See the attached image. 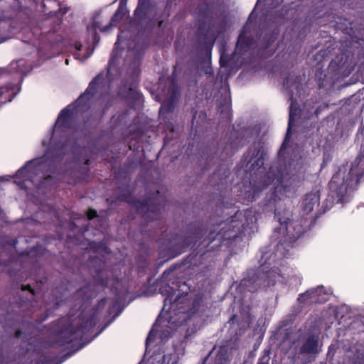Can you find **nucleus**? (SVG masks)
I'll return each mask as SVG.
<instances>
[{
  "mask_svg": "<svg viewBox=\"0 0 364 364\" xmlns=\"http://www.w3.org/2000/svg\"><path fill=\"white\" fill-rule=\"evenodd\" d=\"M256 222L257 218L251 208L237 210L230 218L210 227L203 222H192L186 226L185 235H175L169 240L168 255L176 257L202 239L203 242H207L208 245L216 242L213 247H220L225 241L240 237L248 229L252 230Z\"/></svg>",
  "mask_w": 364,
  "mask_h": 364,
  "instance_id": "obj_1",
  "label": "nucleus"
},
{
  "mask_svg": "<svg viewBox=\"0 0 364 364\" xmlns=\"http://www.w3.org/2000/svg\"><path fill=\"white\" fill-rule=\"evenodd\" d=\"M136 8L133 11V18L119 28L117 40L114 45L109 64L117 58L120 49L130 53L132 61L127 76L122 81L119 95L128 100H136Z\"/></svg>",
  "mask_w": 364,
  "mask_h": 364,
  "instance_id": "obj_2",
  "label": "nucleus"
},
{
  "mask_svg": "<svg viewBox=\"0 0 364 364\" xmlns=\"http://www.w3.org/2000/svg\"><path fill=\"white\" fill-rule=\"evenodd\" d=\"M221 4L218 1H203L200 3L195 13L198 18V36L200 46V53L205 57H199L198 60V68L206 75L213 77L214 71L211 65V53L215 38H209L210 30L215 27L216 21L225 13L221 11Z\"/></svg>",
  "mask_w": 364,
  "mask_h": 364,
  "instance_id": "obj_3",
  "label": "nucleus"
},
{
  "mask_svg": "<svg viewBox=\"0 0 364 364\" xmlns=\"http://www.w3.org/2000/svg\"><path fill=\"white\" fill-rule=\"evenodd\" d=\"M363 176L364 143L362 144L360 153L354 161L350 166L346 164L340 166L328 183L332 197L336 203L347 202L350 194L358 188Z\"/></svg>",
  "mask_w": 364,
  "mask_h": 364,
  "instance_id": "obj_4",
  "label": "nucleus"
},
{
  "mask_svg": "<svg viewBox=\"0 0 364 364\" xmlns=\"http://www.w3.org/2000/svg\"><path fill=\"white\" fill-rule=\"evenodd\" d=\"M266 156L267 151L261 140L254 141L242 155V166L246 168L247 171L255 173L258 171L259 175L262 173H264L263 176H260L258 184H253L252 187L253 193L247 196V198L251 201L255 200L259 193L274 181V176L269 172L265 171L264 164Z\"/></svg>",
  "mask_w": 364,
  "mask_h": 364,
  "instance_id": "obj_5",
  "label": "nucleus"
},
{
  "mask_svg": "<svg viewBox=\"0 0 364 364\" xmlns=\"http://www.w3.org/2000/svg\"><path fill=\"white\" fill-rule=\"evenodd\" d=\"M161 292L166 295L164 300V309L167 305L168 310H173L176 314H183V321L193 317L199 311L203 304V296L195 295L193 298L187 292L181 293L179 289H174L169 285L161 288Z\"/></svg>",
  "mask_w": 364,
  "mask_h": 364,
  "instance_id": "obj_6",
  "label": "nucleus"
},
{
  "mask_svg": "<svg viewBox=\"0 0 364 364\" xmlns=\"http://www.w3.org/2000/svg\"><path fill=\"white\" fill-rule=\"evenodd\" d=\"M77 324L75 328L73 323L68 322L61 327L57 338L59 346L70 344L88 333L96 325L95 316H80Z\"/></svg>",
  "mask_w": 364,
  "mask_h": 364,
  "instance_id": "obj_7",
  "label": "nucleus"
},
{
  "mask_svg": "<svg viewBox=\"0 0 364 364\" xmlns=\"http://www.w3.org/2000/svg\"><path fill=\"white\" fill-rule=\"evenodd\" d=\"M165 197L159 191L151 193L148 197L140 200L138 199V215L141 218L140 223H146L148 227L151 223L157 221L160 223L161 211L166 206Z\"/></svg>",
  "mask_w": 364,
  "mask_h": 364,
  "instance_id": "obj_8",
  "label": "nucleus"
},
{
  "mask_svg": "<svg viewBox=\"0 0 364 364\" xmlns=\"http://www.w3.org/2000/svg\"><path fill=\"white\" fill-rule=\"evenodd\" d=\"M356 65L360 71H364V48L359 50L357 60L353 53L346 50L340 58L337 57L330 63L331 68L334 69L336 74L342 78L349 76Z\"/></svg>",
  "mask_w": 364,
  "mask_h": 364,
  "instance_id": "obj_9",
  "label": "nucleus"
},
{
  "mask_svg": "<svg viewBox=\"0 0 364 364\" xmlns=\"http://www.w3.org/2000/svg\"><path fill=\"white\" fill-rule=\"evenodd\" d=\"M39 171L43 173V178L45 181L52 179L50 174L55 173L53 161L45 156L28 161L17 171L16 177L24 178L28 173L37 174Z\"/></svg>",
  "mask_w": 364,
  "mask_h": 364,
  "instance_id": "obj_10",
  "label": "nucleus"
},
{
  "mask_svg": "<svg viewBox=\"0 0 364 364\" xmlns=\"http://www.w3.org/2000/svg\"><path fill=\"white\" fill-rule=\"evenodd\" d=\"M166 89L168 99L161 104L159 109V115L163 118L164 121L165 120L164 118L166 117L164 116L165 114L173 112L176 104L180 96V89L175 78L172 77L169 80Z\"/></svg>",
  "mask_w": 364,
  "mask_h": 364,
  "instance_id": "obj_11",
  "label": "nucleus"
},
{
  "mask_svg": "<svg viewBox=\"0 0 364 364\" xmlns=\"http://www.w3.org/2000/svg\"><path fill=\"white\" fill-rule=\"evenodd\" d=\"M85 107L82 106H77V104L73 106L72 105H68L65 108L63 109L56 120L55 127L57 129L61 131L70 129L74 124L75 114L82 110Z\"/></svg>",
  "mask_w": 364,
  "mask_h": 364,
  "instance_id": "obj_12",
  "label": "nucleus"
},
{
  "mask_svg": "<svg viewBox=\"0 0 364 364\" xmlns=\"http://www.w3.org/2000/svg\"><path fill=\"white\" fill-rule=\"evenodd\" d=\"M329 299L323 286L310 289L299 295L298 301L303 304H311L313 303H324Z\"/></svg>",
  "mask_w": 364,
  "mask_h": 364,
  "instance_id": "obj_13",
  "label": "nucleus"
},
{
  "mask_svg": "<svg viewBox=\"0 0 364 364\" xmlns=\"http://www.w3.org/2000/svg\"><path fill=\"white\" fill-rule=\"evenodd\" d=\"M263 287L259 271L247 272L246 277L240 281L239 287L244 291L255 292Z\"/></svg>",
  "mask_w": 364,
  "mask_h": 364,
  "instance_id": "obj_14",
  "label": "nucleus"
},
{
  "mask_svg": "<svg viewBox=\"0 0 364 364\" xmlns=\"http://www.w3.org/2000/svg\"><path fill=\"white\" fill-rule=\"evenodd\" d=\"M103 76L100 74L96 75L89 83L87 88L85 90L84 93L80 95L76 100L75 104L77 106H82V107H86L87 106V102L91 97H92L97 92L100 84L103 81Z\"/></svg>",
  "mask_w": 364,
  "mask_h": 364,
  "instance_id": "obj_15",
  "label": "nucleus"
},
{
  "mask_svg": "<svg viewBox=\"0 0 364 364\" xmlns=\"http://www.w3.org/2000/svg\"><path fill=\"white\" fill-rule=\"evenodd\" d=\"M258 271L263 283V287H265L274 286L282 277L279 269L270 268L268 269L266 264L261 265Z\"/></svg>",
  "mask_w": 364,
  "mask_h": 364,
  "instance_id": "obj_16",
  "label": "nucleus"
},
{
  "mask_svg": "<svg viewBox=\"0 0 364 364\" xmlns=\"http://www.w3.org/2000/svg\"><path fill=\"white\" fill-rule=\"evenodd\" d=\"M154 338L152 331H151L146 340V351L142 360L138 364H165V355L163 353L154 351L149 355L148 345Z\"/></svg>",
  "mask_w": 364,
  "mask_h": 364,
  "instance_id": "obj_17",
  "label": "nucleus"
},
{
  "mask_svg": "<svg viewBox=\"0 0 364 364\" xmlns=\"http://www.w3.org/2000/svg\"><path fill=\"white\" fill-rule=\"evenodd\" d=\"M42 7V12L49 17L63 16L67 13V9L63 11L61 4L58 0H43Z\"/></svg>",
  "mask_w": 364,
  "mask_h": 364,
  "instance_id": "obj_18",
  "label": "nucleus"
},
{
  "mask_svg": "<svg viewBox=\"0 0 364 364\" xmlns=\"http://www.w3.org/2000/svg\"><path fill=\"white\" fill-rule=\"evenodd\" d=\"M319 337L317 334L308 336L303 341L299 348V353L302 355L318 354Z\"/></svg>",
  "mask_w": 364,
  "mask_h": 364,
  "instance_id": "obj_19",
  "label": "nucleus"
},
{
  "mask_svg": "<svg viewBox=\"0 0 364 364\" xmlns=\"http://www.w3.org/2000/svg\"><path fill=\"white\" fill-rule=\"evenodd\" d=\"M129 14V11L127 8V4L124 0L119 1L118 8L111 18L109 24L106 25L102 29V31H107L112 27H116L124 18Z\"/></svg>",
  "mask_w": 364,
  "mask_h": 364,
  "instance_id": "obj_20",
  "label": "nucleus"
},
{
  "mask_svg": "<svg viewBox=\"0 0 364 364\" xmlns=\"http://www.w3.org/2000/svg\"><path fill=\"white\" fill-rule=\"evenodd\" d=\"M128 291L125 293L115 292V299L112 304L108 309V314L112 316V320H114L122 312L124 307V304L126 301Z\"/></svg>",
  "mask_w": 364,
  "mask_h": 364,
  "instance_id": "obj_21",
  "label": "nucleus"
},
{
  "mask_svg": "<svg viewBox=\"0 0 364 364\" xmlns=\"http://www.w3.org/2000/svg\"><path fill=\"white\" fill-rule=\"evenodd\" d=\"M320 194L318 191H311L305 195L302 202V210L304 213H311L316 205L319 204Z\"/></svg>",
  "mask_w": 364,
  "mask_h": 364,
  "instance_id": "obj_22",
  "label": "nucleus"
},
{
  "mask_svg": "<svg viewBox=\"0 0 364 364\" xmlns=\"http://www.w3.org/2000/svg\"><path fill=\"white\" fill-rule=\"evenodd\" d=\"M246 28L244 26L238 36L236 48L240 53L248 51L254 44V39L250 36H247Z\"/></svg>",
  "mask_w": 364,
  "mask_h": 364,
  "instance_id": "obj_23",
  "label": "nucleus"
},
{
  "mask_svg": "<svg viewBox=\"0 0 364 364\" xmlns=\"http://www.w3.org/2000/svg\"><path fill=\"white\" fill-rule=\"evenodd\" d=\"M280 200L277 193L274 191L267 194L262 203V208L264 213H274L275 216L277 213V203Z\"/></svg>",
  "mask_w": 364,
  "mask_h": 364,
  "instance_id": "obj_24",
  "label": "nucleus"
},
{
  "mask_svg": "<svg viewBox=\"0 0 364 364\" xmlns=\"http://www.w3.org/2000/svg\"><path fill=\"white\" fill-rule=\"evenodd\" d=\"M279 35L278 28H274L270 33H265L262 39V46L265 49L269 48L277 39Z\"/></svg>",
  "mask_w": 364,
  "mask_h": 364,
  "instance_id": "obj_25",
  "label": "nucleus"
},
{
  "mask_svg": "<svg viewBox=\"0 0 364 364\" xmlns=\"http://www.w3.org/2000/svg\"><path fill=\"white\" fill-rule=\"evenodd\" d=\"M230 360V353L228 347H220L215 358V364H228Z\"/></svg>",
  "mask_w": 364,
  "mask_h": 364,
  "instance_id": "obj_26",
  "label": "nucleus"
},
{
  "mask_svg": "<svg viewBox=\"0 0 364 364\" xmlns=\"http://www.w3.org/2000/svg\"><path fill=\"white\" fill-rule=\"evenodd\" d=\"M278 222L279 224L285 229L287 234H291L293 237L298 238L301 234L302 231L299 230L296 233H291L290 229L293 228L294 221H291L289 218H284V220L282 218H278Z\"/></svg>",
  "mask_w": 364,
  "mask_h": 364,
  "instance_id": "obj_27",
  "label": "nucleus"
},
{
  "mask_svg": "<svg viewBox=\"0 0 364 364\" xmlns=\"http://www.w3.org/2000/svg\"><path fill=\"white\" fill-rule=\"evenodd\" d=\"M12 89L9 86L0 87V105L11 102L14 98Z\"/></svg>",
  "mask_w": 364,
  "mask_h": 364,
  "instance_id": "obj_28",
  "label": "nucleus"
},
{
  "mask_svg": "<svg viewBox=\"0 0 364 364\" xmlns=\"http://www.w3.org/2000/svg\"><path fill=\"white\" fill-rule=\"evenodd\" d=\"M151 281L150 278L147 279V282L149 283L148 285L144 284L141 286L139 289L138 290V297L144 296H149L152 295L155 291L156 288L153 285H150L149 283Z\"/></svg>",
  "mask_w": 364,
  "mask_h": 364,
  "instance_id": "obj_29",
  "label": "nucleus"
},
{
  "mask_svg": "<svg viewBox=\"0 0 364 364\" xmlns=\"http://www.w3.org/2000/svg\"><path fill=\"white\" fill-rule=\"evenodd\" d=\"M227 175H225L224 177H221L219 178V173L218 170L214 171L213 175L210 178V182L214 183V186L223 185L227 183Z\"/></svg>",
  "mask_w": 364,
  "mask_h": 364,
  "instance_id": "obj_30",
  "label": "nucleus"
},
{
  "mask_svg": "<svg viewBox=\"0 0 364 364\" xmlns=\"http://www.w3.org/2000/svg\"><path fill=\"white\" fill-rule=\"evenodd\" d=\"M296 108L294 109L292 105L290 106L289 109V122H288V128H287V133L291 132V128L294 125V120H295V116L296 115Z\"/></svg>",
  "mask_w": 364,
  "mask_h": 364,
  "instance_id": "obj_31",
  "label": "nucleus"
},
{
  "mask_svg": "<svg viewBox=\"0 0 364 364\" xmlns=\"http://www.w3.org/2000/svg\"><path fill=\"white\" fill-rule=\"evenodd\" d=\"M270 354L271 350L269 348L264 349L257 364H269Z\"/></svg>",
  "mask_w": 364,
  "mask_h": 364,
  "instance_id": "obj_32",
  "label": "nucleus"
},
{
  "mask_svg": "<svg viewBox=\"0 0 364 364\" xmlns=\"http://www.w3.org/2000/svg\"><path fill=\"white\" fill-rule=\"evenodd\" d=\"M68 291L67 288H64L62 287H57L53 291V294L54 295H56L58 292L60 293V296H56L58 301L57 304H59L60 302L63 301L62 298L66 296V293Z\"/></svg>",
  "mask_w": 364,
  "mask_h": 364,
  "instance_id": "obj_33",
  "label": "nucleus"
},
{
  "mask_svg": "<svg viewBox=\"0 0 364 364\" xmlns=\"http://www.w3.org/2000/svg\"><path fill=\"white\" fill-rule=\"evenodd\" d=\"M339 21H336L338 24V27L343 30V31H346L348 28L352 29V23L349 21H348L347 19L344 18V21L346 23H342L341 21L343 20L342 18H338Z\"/></svg>",
  "mask_w": 364,
  "mask_h": 364,
  "instance_id": "obj_34",
  "label": "nucleus"
},
{
  "mask_svg": "<svg viewBox=\"0 0 364 364\" xmlns=\"http://www.w3.org/2000/svg\"><path fill=\"white\" fill-rule=\"evenodd\" d=\"M105 26H101V23L99 21H94L92 23V25L90 27H88L87 29L90 30L91 29L92 31H97V29H99L101 32H103L102 31V29L104 28Z\"/></svg>",
  "mask_w": 364,
  "mask_h": 364,
  "instance_id": "obj_35",
  "label": "nucleus"
},
{
  "mask_svg": "<svg viewBox=\"0 0 364 364\" xmlns=\"http://www.w3.org/2000/svg\"><path fill=\"white\" fill-rule=\"evenodd\" d=\"M86 215H87V218L90 220H93L98 216L97 210H95V209H92V208H89L87 210V211L86 212Z\"/></svg>",
  "mask_w": 364,
  "mask_h": 364,
  "instance_id": "obj_36",
  "label": "nucleus"
},
{
  "mask_svg": "<svg viewBox=\"0 0 364 364\" xmlns=\"http://www.w3.org/2000/svg\"><path fill=\"white\" fill-rule=\"evenodd\" d=\"M22 291H28L31 294V296L33 297L36 295L35 290L31 287L30 284L21 285Z\"/></svg>",
  "mask_w": 364,
  "mask_h": 364,
  "instance_id": "obj_37",
  "label": "nucleus"
},
{
  "mask_svg": "<svg viewBox=\"0 0 364 364\" xmlns=\"http://www.w3.org/2000/svg\"><path fill=\"white\" fill-rule=\"evenodd\" d=\"M164 129L166 131H168L171 134H174L175 127L172 122H166V124L164 125Z\"/></svg>",
  "mask_w": 364,
  "mask_h": 364,
  "instance_id": "obj_38",
  "label": "nucleus"
},
{
  "mask_svg": "<svg viewBox=\"0 0 364 364\" xmlns=\"http://www.w3.org/2000/svg\"><path fill=\"white\" fill-rule=\"evenodd\" d=\"M5 0H0V13L4 15L5 12L8 11L10 8V6H5L4 4Z\"/></svg>",
  "mask_w": 364,
  "mask_h": 364,
  "instance_id": "obj_39",
  "label": "nucleus"
},
{
  "mask_svg": "<svg viewBox=\"0 0 364 364\" xmlns=\"http://www.w3.org/2000/svg\"><path fill=\"white\" fill-rule=\"evenodd\" d=\"M316 76L317 77L318 85L319 88L324 87H325L324 80H322L321 77L318 76V71L316 73Z\"/></svg>",
  "mask_w": 364,
  "mask_h": 364,
  "instance_id": "obj_40",
  "label": "nucleus"
},
{
  "mask_svg": "<svg viewBox=\"0 0 364 364\" xmlns=\"http://www.w3.org/2000/svg\"><path fill=\"white\" fill-rule=\"evenodd\" d=\"M92 40L95 44L98 43L100 41V36L97 31H92Z\"/></svg>",
  "mask_w": 364,
  "mask_h": 364,
  "instance_id": "obj_41",
  "label": "nucleus"
},
{
  "mask_svg": "<svg viewBox=\"0 0 364 364\" xmlns=\"http://www.w3.org/2000/svg\"><path fill=\"white\" fill-rule=\"evenodd\" d=\"M286 149H287V144H286V141H284L278 151V156H282L283 154V152L284 151V150Z\"/></svg>",
  "mask_w": 364,
  "mask_h": 364,
  "instance_id": "obj_42",
  "label": "nucleus"
},
{
  "mask_svg": "<svg viewBox=\"0 0 364 364\" xmlns=\"http://www.w3.org/2000/svg\"><path fill=\"white\" fill-rule=\"evenodd\" d=\"M196 256H192V255H188L186 259H184V262L186 264H192L193 262V259Z\"/></svg>",
  "mask_w": 364,
  "mask_h": 364,
  "instance_id": "obj_43",
  "label": "nucleus"
},
{
  "mask_svg": "<svg viewBox=\"0 0 364 364\" xmlns=\"http://www.w3.org/2000/svg\"><path fill=\"white\" fill-rule=\"evenodd\" d=\"M229 323H230L231 324H234L235 323H238L237 316L235 314L232 315L229 320Z\"/></svg>",
  "mask_w": 364,
  "mask_h": 364,
  "instance_id": "obj_44",
  "label": "nucleus"
},
{
  "mask_svg": "<svg viewBox=\"0 0 364 364\" xmlns=\"http://www.w3.org/2000/svg\"><path fill=\"white\" fill-rule=\"evenodd\" d=\"M228 60L224 59L223 56H221L220 58V65L221 67H224L227 65Z\"/></svg>",
  "mask_w": 364,
  "mask_h": 364,
  "instance_id": "obj_45",
  "label": "nucleus"
},
{
  "mask_svg": "<svg viewBox=\"0 0 364 364\" xmlns=\"http://www.w3.org/2000/svg\"><path fill=\"white\" fill-rule=\"evenodd\" d=\"M228 60L224 59L223 56H221L220 58V65L221 67H224L227 65Z\"/></svg>",
  "mask_w": 364,
  "mask_h": 364,
  "instance_id": "obj_46",
  "label": "nucleus"
},
{
  "mask_svg": "<svg viewBox=\"0 0 364 364\" xmlns=\"http://www.w3.org/2000/svg\"><path fill=\"white\" fill-rule=\"evenodd\" d=\"M4 363V356L3 352L0 351V364Z\"/></svg>",
  "mask_w": 364,
  "mask_h": 364,
  "instance_id": "obj_47",
  "label": "nucleus"
},
{
  "mask_svg": "<svg viewBox=\"0 0 364 364\" xmlns=\"http://www.w3.org/2000/svg\"><path fill=\"white\" fill-rule=\"evenodd\" d=\"M82 48V45L80 43H75V48L77 50H80Z\"/></svg>",
  "mask_w": 364,
  "mask_h": 364,
  "instance_id": "obj_48",
  "label": "nucleus"
},
{
  "mask_svg": "<svg viewBox=\"0 0 364 364\" xmlns=\"http://www.w3.org/2000/svg\"><path fill=\"white\" fill-rule=\"evenodd\" d=\"M106 301H107L106 298L101 299L100 301V305L105 306L106 304Z\"/></svg>",
  "mask_w": 364,
  "mask_h": 364,
  "instance_id": "obj_49",
  "label": "nucleus"
},
{
  "mask_svg": "<svg viewBox=\"0 0 364 364\" xmlns=\"http://www.w3.org/2000/svg\"><path fill=\"white\" fill-rule=\"evenodd\" d=\"M120 200H122V201H126V202H129L128 200H127V197L126 196H122L119 197Z\"/></svg>",
  "mask_w": 364,
  "mask_h": 364,
  "instance_id": "obj_50",
  "label": "nucleus"
},
{
  "mask_svg": "<svg viewBox=\"0 0 364 364\" xmlns=\"http://www.w3.org/2000/svg\"><path fill=\"white\" fill-rule=\"evenodd\" d=\"M138 230L141 233L146 231V230L142 226H138Z\"/></svg>",
  "mask_w": 364,
  "mask_h": 364,
  "instance_id": "obj_51",
  "label": "nucleus"
},
{
  "mask_svg": "<svg viewBox=\"0 0 364 364\" xmlns=\"http://www.w3.org/2000/svg\"><path fill=\"white\" fill-rule=\"evenodd\" d=\"M21 333V331L20 330L16 331L15 333L16 337L18 338L20 336Z\"/></svg>",
  "mask_w": 364,
  "mask_h": 364,
  "instance_id": "obj_52",
  "label": "nucleus"
},
{
  "mask_svg": "<svg viewBox=\"0 0 364 364\" xmlns=\"http://www.w3.org/2000/svg\"><path fill=\"white\" fill-rule=\"evenodd\" d=\"M28 301L30 302L31 300L29 299H26V300H23L22 302H21L19 304H20V306H23V303H26V302H28Z\"/></svg>",
  "mask_w": 364,
  "mask_h": 364,
  "instance_id": "obj_53",
  "label": "nucleus"
},
{
  "mask_svg": "<svg viewBox=\"0 0 364 364\" xmlns=\"http://www.w3.org/2000/svg\"><path fill=\"white\" fill-rule=\"evenodd\" d=\"M242 364H252V362L251 360H245Z\"/></svg>",
  "mask_w": 364,
  "mask_h": 364,
  "instance_id": "obj_54",
  "label": "nucleus"
},
{
  "mask_svg": "<svg viewBox=\"0 0 364 364\" xmlns=\"http://www.w3.org/2000/svg\"><path fill=\"white\" fill-rule=\"evenodd\" d=\"M197 112H195L193 116V118H192V124L193 125L194 124V122H195V119H196V114Z\"/></svg>",
  "mask_w": 364,
  "mask_h": 364,
  "instance_id": "obj_55",
  "label": "nucleus"
},
{
  "mask_svg": "<svg viewBox=\"0 0 364 364\" xmlns=\"http://www.w3.org/2000/svg\"><path fill=\"white\" fill-rule=\"evenodd\" d=\"M137 96H138V102H139L140 100V97L142 96V94H141L138 92Z\"/></svg>",
  "mask_w": 364,
  "mask_h": 364,
  "instance_id": "obj_56",
  "label": "nucleus"
},
{
  "mask_svg": "<svg viewBox=\"0 0 364 364\" xmlns=\"http://www.w3.org/2000/svg\"><path fill=\"white\" fill-rule=\"evenodd\" d=\"M221 24H223V25L225 24V16H224L223 21H221Z\"/></svg>",
  "mask_w": 364,
  "mask_h": 364,
  "instance_id": "obj_57",
  "label": "nucleus"
},
{
  "mask_svg": "<svg viewBox=\"0 0 364 364\" xmlns=\"http://www.w3.org/2000/svg\"><path fill=\"white\" fill-rule=\"evenodd\" d=\"M141 4V0H139L138 1V11L139 10V4Z\"/></svg>",
  "mask_w": 364,
  "mask_h": 364,
  "instance_id": "obj_58",
  "label": "nucleus"
},
{
  "mask_svg": "<svg viewBox=\"0 0 364 364\" xmlns=\"http://www.w3.org/2000/svg\"><path fill=\"white\" fill-rule=\"evenodd\" d=\"M85 164L86 165H89L90 164V160L89 159L86 160Z\"/></svg>",
  "mask_w": 364,
  "mask_h": 364,
  "instance_id": "obj_59",
  "label": "nucleus"
},
{
  "mask_svg": "<svg viewBox=\"0 0 364 364\" xmlns=\"http://www.w3.org/2000/svg\"><path fill=\"white\" fill-rule=\"evenodd\" d=\"M68 63H69V60H68V59H66V60H65V64L68 65Z\"/></svg>",
  "mask_w": 364,
  "mask_h": 364,
  "instance_id": "obj_60",
  "label": "nucleus"
},
{
  "mask_svg": "<svg viewBox=\"0 0 364 364\" xmlns=\"http://www.w3.org/2000/svg\"><path fill=\"white\" fill-rule=\"evenodd\" d=\"M132 146H134L133 150L134 151V150H135V149H134V144H132ZM129 149H132V145L129 146Z\"/></svg>",
  "mask_w": 364,
  "mask_h": 364,
  "instance_id": "obj_61",
  "label": "nucleus"
},
{
  "mask_svg": "<svg viewBox=\"0 0 364 364\" xmlns=\"http://www.w3.org/2000/svg\"><path fill=\"white\" fill-rule=\"evenodd\" d=\"M167 140H168V136H166L165 139H164L165 143L167 141Z\"/></svg>",
  "mask_w": 364,
  "mask_h": 364,
  "instance_id": "obj_62",
  "label": "nucleus"
},
{
  "mask_svg": "<svg viewBox=\"0 0 364 364\" xmlns=\"http://www.w3.org/2000/svg\"><path fill=\"white\" fill-rule=\"evenodd\" d=\"M132 203H136V200H132Z\"/></svg>",
  "mask_w": 364,
  "mask_h": 364,
  "instance_id": "obj_63",
  "label": "nucleus"
},
{
  "mask_svg": "<svg viewBox=\"0 0 364 364\" xmlns=\"http://www.w3.org/2000/svg\"><path fill=\"white\" fill-rule=\"evenodd\" d=\"M137 134H138V137H139V129H138Z\"/></svg>",
  "mask_w": 364,
  "mask_h": 364,
  "instance_id": "obj_64",
  "label": "nucleus"
}]
</instances>
